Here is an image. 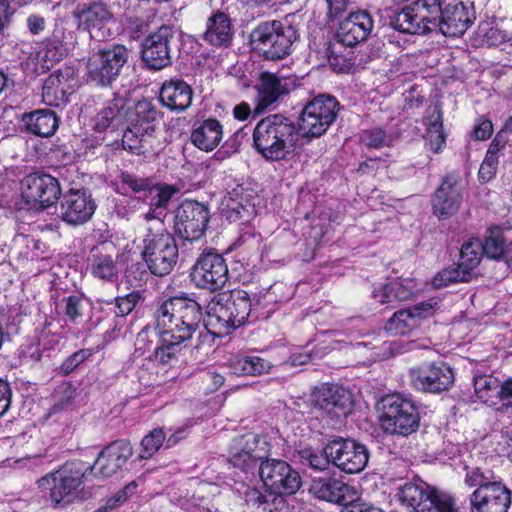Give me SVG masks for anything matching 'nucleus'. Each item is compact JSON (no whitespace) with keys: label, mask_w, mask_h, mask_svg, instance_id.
<instances>
[{"label":"nucleus","mask_w":512,"mask_h":512,"mask_svg":"<svg viewBox=\"0 0 512 512\" xmlns=\"http://www.w3.org/2000/svg\"><path fill=\"white\" fill-rule=\"evenodd\" d=\"M156 328L159 332V345L153 358L165 365L175 359L181 344L190 340L196 332L202 336L201 305L187 296H177L163 301L155 311Z\"/></svg>","instance_id":"f257e3e1"},{"label":"nucleus","mask_w":512,"mask_h":512,"mask_svg":"<svg viewBox=\"0 0 512 512\" xmlns=\"http://www.w3.org/2000/svg\"><path fill=\"white\" fill-rule=\"evenodd\" d=\"M260 465L258 477L263 491L258 490V509L262 512H284L286 501L284 494L296 493L301 487V477L286 461L258 455Z\"/></svg>","instance_id":"f03ea898"},{"label":"nucleus","mask_w":512,"mask_h":512,"mask_svg":"<svg viewBox=\"0 0 512 512\" xmlns=\"http://www.w3.org/2000/svg\"><path fill=\"white\" fill-rule=\"evenodd\" d=\"M253 295L244 289L215 295L207 305V320L203 329L217 337L231 334L248 319Z\"/></svg>","instance_id":"7ed1b4c3"},{"label":"nucleus","mask_w":512,"mask_h":512,"mask_svg":"<svg viewBox=\"0 0 512 512\" xmlns=\"http://www.w3.org/2000/svg\"><path fill=\"white\" fill-rule=\"evenodd\" d=\"M87 476L84 463L76 460L66 462L59 469L42 476L36 483L38 489L48 495L47 501L52 507L65 508L90 496L82 487Z\"/></svg>","instance_id":"20e7f679"},{"label":"nucleus","mask_w":512,"mask_h":512,"mask_svg":"<svg viewBox=\"0 0 512 512\" xmlns=\"http://www.w3.org/2000/svg\"><path fill=\"white\" fill-rule=\"evenodd\" d=\"M140 248L143 261L155 276L170 274L177 264L179 253L176 240L161 223L146 229Z\"/></svg>","instance_id":"39448f33"},{"label":"nucleus","mask_w":512,"mask_h":512,"mask_svg":"<svg viewBox=\"0 0 512 512\" xmlns=\"http://www.w3.org/2000/svg\"><path fill=\"white\" fill-rule=\"evenodd\" d=\"M298 133L286 117L274 114L258 121V152L268 160L276 161L293 151Z\"/></svg>","instance_id":"423d86ee"},{"label":"nucleus","mask_w":512,"mask_h":512,"mask_svg":"<svg viewBox=\"0 0 512 512\" xmlns=\"http://www.w3.org/2000/svg\"><path fill=\"white\" fill-rule=\"evenodd\" d=\"M380 425L389 434L407 436L419 427L417 408L399 394L383 397L379 403Z\"/></svg>","instance_id":"0eeeda50"},{"label":"nucleus","mask_w":512,"mask_h":512,"mask_svg":"<svg viewBox=\"0 0 512 512\" xmlns=\"http://www.w3.org/2000/svg\"><path fill=\"white\" fill-rule=\"evenodd\" d=\"M398 496L411 512H462L451 495L438 492L422 481L405 483Z\"/></svg>","instance_id":"6e6552de"},{"label":"nucleus","mask_w":512,"mask_h":512,"mask_svg":"<svg viewBox=\"0 0 512 512\" xmlns=\"http://www.w3.org/2000/svg\"><path fill=\"white\" fill-rule=\"evenodd\" d=\"M339 111L337 99L331 95H318L303 108L299 119V132L303 137H320L335 121Z\"/></svg>","instance_id":"1a4fd4ad"},{"label":"nucleus","mask_w":512,"mask_h":512,"mask_svg":"<svg viewBox=\"0 0 512 512\" xmlns=\"http://www.w3.org/2000/svg\"><path fill=\"white\" fill-rule=\"evenodd\" d=\"M128 59V49L119 44L93 53L87 62L88 80L103 87L111 85L120 75Z\"/></svg>","instance_id":"9d476101"},{"label":"nucleus","mask_w":512,"mask_h":512,"mask_svg":"<svg viewBox=\"0 0 512 512\" xmlns=\"http://www.w3.org/2000/svg\"><path fill=\"white\" fill-rule=\"evenodd\" d=\"M296 31L293 27H284L277 20L265 21L258 25V55L265 60H280L290 53Z\"/></svg>","instance_id":"9b49d317"},{"label":"nucleus","mask_w":512,"mask_h":512,"mask_svg":"<svg viewBox=\"0 0 512 512\" xmlns=\"http://www.w3.org/2000/svg\"><path fill=\"white\" fill-rule=\"evenodd\" d=\"M178 32L169 25H162L142 42L141 57L146 66L161 70L171 65L172 49L177 45Z\"/></svg>","instance_id":"f8f14e48"},{"label":"nucleus","mask_w":512,"mask_h":512,"mask_svg":"<svg viewBox=\"0 0 512 512\" xmlns=\"http://www.w3.org/2000/svg\"><path fill=\"white\" fill-rule=\"evenodd\" d=\"M195 285L210 291L220 290L229 280L226 260L214 249L204 250L191 272Z\"/></svg>","instance_id":"ddd939ff"},{"label":"nucleus","mask_w":512,"mask_h":512,"mask_svg":"<svg viewBox=\"0 0 512 512\" xmlns=\"http://www.w3.org/2000/svg\"><path fill=\"white\" fill-rule=\"evenodd\" d=\"M324 452L341 471L349 474L361 472L369 459L365 445L352 439L335 438L325 447Z\"/></svg>","instance_id":"4468645a"},{"label":"nucleus","mask_w":512,"mask_h":512,"mask_svg":"<svg viewBox=\"0 0 512 512\" xmlns=\"http://www.w3.org/2000/svg\"><path fill=\"white\" fill-rule=\"evenodd\" d=\"M23 200L34 209H45L54 205L61 195L57 178L45 173H33L21 181Z\"/></svg>","instance_id":"2eb2a0df"},{"label":"nucleus","mask_w":512,"mask_h":512,"mask_svg":"<svg viewBox=\"0 0 512 512\" xmlns=\"http://www.w3.org/2000/svg\"><path fill=\"white\" fill-rule=\"evenodd\" d=\"M209 211L203 204L186 200L175 212V233L186 242H197L205 233Z\"/></svg>","instance_id":"dca6fc26"},{"label":"nucleus","mask_w":512,"mask_h":512,"mask_svg":"<svg viewBox=\"0 0 512 512\" xmlns=\"http://www.w3.org/2000/svg\"><path fill=\"white\" fill-rule=\"evenodd\" d=\"M311 405L331 419L346 417L353 405L352 394L342 386L322 384L311 394Z\"/></svg>","instance_id":"f3484780"},{"label":"nucleus","mask_w":512,"mask_h":512,"mask_svg":"<svg viewBox=\"0 0 512 512\" xmlns=\"http://www.w3.org/2000/svg\"><path fill=\"white\" fill-rule=\"evenodd\" d=\"M411 385L419 391L440 393L454 383V373L445 363H424L409 370Z\"/></svg>","instance_id":"a211bd4d"},{"label":"nucleus","mask_w":512,"mask_h":512,"mask_svg":"<svg viewBox=\"0 0 512 512\" xmlns=\"http://www.w3.org/2000/svg\"><path fill=\"white\" fill-rule=\"evenodd\" d=\"M72 14L78 27L87 31L92 39L104 41L112 35L110 24L114 23V16L106 4L77 7Z\"/></svg>","instance_id":"6ab92c4d"},{"label":"nucleus","mask_w":512,"mask_h":512,"mask_svg":"<svg viewBox=\"0 0 512 512\" xmlns=\"http://www.w3.org/2000/svg\"><path fill=\"white\" fill-rule=\"evenodd\" d=\"M133 455V448L127 440H117L106 446L99 454L93 465L85 466L87 475L106 479L120 471Z\"/></svg>","instance_id":"aec40b11"},{"label":"nucleus","mask_w":512,"mask_h":512,"mask_svg":"<svg viewBox=\"0 0 512 512\" xmlns=\"http://www.w3.org/2000/svg\"><path fill=\"white\" fill-rule=\"evenodd\" d=\"M97 208L90 192L85 189H70L60 202V218L67 224L78 226L88 222Z\"/></svg>","instance_id":"412c9836"},{"label":"nucleus","mask_w":512,"mask_h":512,"mask_svg":"<svg viewBox=\"0 0 512 512\" xmlns=\"http://www.w3.org/2000/svg\"><path fill=\"white\" fill-rule=\"evenodd\" d=\"M471 512H507L511 491L499 479L490 486L476 488L469 498Z\"/></svg>","instance_id":"4be33fe9"},{"label":"nucleus","mask_w":512,"mask_h":512,"mask_svg":"<svg viewBox=\"0 0 512 512\" xmlns=\"http://www.w3.org/2000/svg\"><path fill=\"white\" fill-rule=\"evenodd\" d=\"M475 12L472 6L463 2L449 3L441 7L439 25L437 29L447 37H458L472 25Z\"/></svg>","instance_id":"5701e85b"},{"label":"nucleus","mask_w":512,"mask_h":512,"mask_svg":"<svg viewBox=\"0 0 512 512\" xmlns=\"http://www.w3.org/2000/svg\"><path fill=\"white\" fill-rule=\"evenodd\" d=\"M373 19L366 11L350 13L339 24L337 40L344 46L353 47L367 39L373 29Z\"/></svg>","instance_id":"b1692460"},{"label":"nucleus","mask_w":512,"mask_h":512,"mask_svg":"<svg viewBox=\"0 0 512 512\" xmlns=\"http://www.w3.org/2000/svg\"><path fill=\"white\" fill-rule=\"evenodd\" d=\"M462 202V184L455 177L448 176L435 192L432 199L434 214L440 219L454 215Z\"/></svg>","instance_id":"393cba45"},{"label":"nucleus","mask_w":512,"mask_h":512,"mask_svg":"<svg viewBox=\"0 0 512 512\" xmlns=\"http://www.w3.org/2000/svg\"><path fill=\"white\" fill-rule=\"evenodd\" d=\"M433 313L434 305L431 302H421L412 308L395 312L386 322L385 330L394 335H405Z\"/></svg>","instance_id":"a878e982"},{"label":"nucleus","mask_w":512,"mask_h":512,"mask_svg":"<svg viewBox=\"0 0 512 512\" xmlns=\"http://www.w3.org/2000/svg\"><path fill=\"white\" fill-rule=\"evenodd\" d=\"M74 81L73 71L69 68L51 73L44 81L42 100L49 106L59 107L67 102V95Z\"/></svg>","instance_id":"bb28decb"},{"label":"nucleus","mask_w":512,"mask_h":512,"mask_svg":"<svg viewBox=\"0 0 512 512\" xmlns=\"http://www.w3.org/2000/svg\"><path fill=\"white\" fill-rule=\"evenodd\" d=\"M192 97L190 85L179 78L164 81L159 93L163 106L177 112L185 111L191 105Z\"/></svg>","instance_id":"cd10ccee"},{"label":"nucleus","mask_w":512,"mask_h":512,"mask_svg":"<svg viewBox=\"0 0 512 512\" xmlns=\"http://www.w3.org/2000/svg\"><path fill=\"white\" fill-rule=\"evenodd\" d=\"M289 93L287 80L274 73L261 72L258 83V114L274 108L279 99Z\"/></svg>","instance_id":"c85d7f7f"},{"label":"nucleus","mask_w":512,"mask_h":512,"mask_svg":"<svg viewBox=\"0 0 512 512\" xmlns=\"http://www.w3.org/2000/svg\"><path fill=\"white\" fill-rule=\"evenodd\" d=\"M125 117V100L122 97H114L107 101L93 118V129L99 133L109 129L117 130L123 125Z\"/></svg>","instance_id":"c756f323"},{"label":"nucleus","mask_w":512,"mask_h":512,"mask_svg":"<svg viewBox=\"0 0 512 512\" xmlns=\"http://www.w3.org/2000/svg\"><path fill=\"white\" fill-rule=\"evenodd\" d=\"M352 488L346 483L334 478H314L310 486V493L316 498L327 502L346 505Z\"/></svg>","instance_id":"7c9ffc66"},{"label":"nucleus","mask_w":512,"mask_h":512,"mask_svg":"<svg viewBox=\"0 0 512 512\" xmlns=\"http://www.w3.org/2000/svg\"><path fill=\"white\" fill-rule=\"evenodd\" d=\"M232 35L231 20L226 13L217 11L207 19L203 39L208 44L217 47L228 46Z\"/></svg>","instance_id":"2f4dec72"},{"label":"nucleus","mask_w":512,"mask_h":512,"mask_svg":"<svg viewBox=\"0 0 512 512\" xmlns=\"http://www.w3.org/2000/svg\"><path fill=\"white\" fill-rule=\"evenodd\" d=\"M392 25L396 30L409 34L423 35L432 31L431 26L425 22V17L420 12H416L413 1L396 13Z\"/></svg>","instance_id":"473e14b6"},{"label":"nucleus","mask_w":512,"mask_h":512,"mask_svg":"<svg viewBox=\"0 0 512 512\" xmlns=\"http://www.w3.org/2000/svg\"><path fill=\"white\" fill-rule=\"evenodd\" d=\"M26 130L39 137L52 136L58 128V117L49 109H39L26 113L22 117Z\"/></svg>","instance_id":"72a5a7b5"},{"label":"nucleus","mask_w":512,"mask_h":512,"mask_svg":"<svg viewBox=\"0 0 512 512\" xmlns=\"http://www.w3.org/2000/svg\"><path fill=\"white\" fill-rule=\"evenodd\" d=\"M234 449L230 462L233 466L240 468L246 474H250L253 478L256 465V457L254 451L256 449V435L249 434L241 436L235 441Z\"/></svg>","instance_id":"f704fd0d"},{"label":"nucleus","mask_w":512,"mask_h":512,"mask_svg":"<svg viewBox=\"0 0 512 512\" xmlns=\"http://www.w3.org/2000/svg\"><path fill=\"white\" fill-rule=\"evenodd\" d=\"M414 293L412 281H393L376 287L373 292V298L380 304H393L409 300Z\"/></svg>","instance_id":"c9c22d12"},{"label":"nucleus","mask_w":512,"mask_h":512,"mask_svg":"<svg viewBox=\"0 0 512 512\" xmlns=\"http://www.w3.org/2000/svg\"><path fill=\"white\" fill-rule=\"evenodd\" d=\"M223 137L222 125L216 119L205 120L191 134V142L203 151L214 150Z\"/></svg>","instance_id":"e433bc0d"},{"label":"nucleus","mask_w":512,"mask_h":512,"mask_svg":"<svg viewBox=\"0 0 512 512\" xmlns=\"http://www.w3.org/2000/svg\"><path fill=\"white\" fill-rule=\"evenodd\" d=\"M91 274L100 280L113 282L117 279L118 268L115 260L109 254L93 249L89 258Z\"/></svg>","instance_id":"4c0bfd02"},{"label":"nucleus","mask_w":512,"mask_h":512,"mask_svg":"<svg viewBox=\"0 0 512 512\" xmlns=\"http://www.w3.org/2000/svg\"><path fill=\"white\" fill-rule=\"evenodd\" d=\"M425 124L427 125V145L434 153H438L445 144V134L442 112L437 106L430 107L427 110Z\"/></svg>","instance_id":"58836bf2"},{"label":"nucleus","mask_w":512,"mask_h":512,"mask_svg":"<svg viewBox=\"0 0 512 512\" xmlns=\"http://www.w3.org/2000/svg\"><path fill=\"white\" fill-rule=\"evenodd\" d=\"M499 379L493 375H478L474 377V392L484 404L497 407L499 405Z\"/></svg>","instance_id":"ea45409f"},{"label":"nucleus","mask_w":512,"mask_h":512,"mask_svg":"<svg viewBox=\"0 0 512 512\" xmlns=\"http://www.w3.org/2000/svg\"><path fill=\"white\" fill-rule=\"evenodd\" d=\"M159 111L149 100L143 99L135 105L134 118L131 121L133 125H139L144 132L152 135L155 130V122L159 118Z\"/></svg>","instance_id":"a19ab883"},{"label":"nucleus","mask_w":512,"mask_h":512,"mask_svg":"<svg viewBox=\"0 0 512 512\" xmlns=\"http://www.w3.org/2000/svg\"><path fill=\"white\" fill-rule=\"evenodd\" d=\"M43 47L35 53L34 59L41 64L43 69H50L55 63L59 62L69 50V47L61 43H54L53 39L47 38L43 42Z\"/></svg>","instance_id":"79ce46f5"},{"label":"nucleus","mask_w":512,"mask_h":512,"mask_svg":"<svg viewBox=\"0 0 512 512\" xmlns=\"http://www.w3.org/2000/svg\"><path fill=\"white\" fill-rule=\"evenodd\" d=\"M397 138L398 134L392 129L386 130L380 127L364 130L360 136L361 141L371 148L391 146Z\"/></svg>","instance_id":"37998d69"},{"label":"nucleus","mask_w":512,"mask_h":512,"mask_svg":"<svg viewBox=\"0 0 512 512\" xmlns=\"http://www.w3.org/2000/svg\"><path fill=\"white\" fill-rule=\"evenodd\" d=\"M483 254L491 259L504 258L505 249L502 230L498 226L488 229V235L483 244H480Z\"/></svg>","instance_id":"c03bdc74"},{"label":"nucleus","mask_w":512,"mask_h":512,"mask_svg":"<svg viewBox=\"0 0 512 512\" xmlns=\"http://www.w3.org/2000/svg\"><path fill=\"white\" fill-rule=\"evenodd\" d=\"M480 255V243L468 242L462 245L458 266L463 272H467L469 279L471 277V272L480 263Z\"/></svg>","instance_id":"a18cd8bd"},{"label":"nucleus","mask_w":512,"mask_h":512,"mask_svg":"<svg viewBox=\"0 0 512 512\" xmlns=\"http://www.w3.org/2000/svg\"><path fill=\"white\" fill-rule=\"evenodd\" d=\"M151 136L147 132H144L143 128L139 125L131 124L122 136V145L125 150L130 151L133 154H141L143 152V142L145 138Z\"/></svg>","instance_id":"49530a36"},{"label":"nucleus","mask_w":512,"mask_h":512,"mask_svg":"<svg viewBox=\"0 0 512 512\" xmlns=\"http://www.w3.org/2000/svg\"><path fill=\"white\" fill-rule=\"evenodd\" d=\"M121 193L127 194L128 190L133 193H147L149 194L153 181L151 178L139 177L137 175L122 172L120 175Z\"/></svg>","instance_id":"de8ad7c7"},{"label":"nucleus","mask_w":512,"mask_h":512,"mask_svg":"<svg viewBox=\"0 0 512 512\" xmlns=\"http://www.w3.org/2000/svg\"><path fill=\"white\" fill-rule=\"evenodd\" d=\"M416 12L425 17V22L431 26L432 31L437 29L441 14V0H414Z\"/></svg>","instance_id":"09e8293b"},{"label":"nucleus","mask_w":512,"mask_h":512,"mask_svg":"<svg viewBox=\"0 0 512 512\" xmlns=\"http://www.w3.org/2000/svg\"><path fill=\"white\" fill-rule=\"evenodd\" d=\"M166 435L161 428H154L141 441L140 459H150L163 445Z\"/></svg>","instance_id":"8fccbe9b"},{"label":"nucleus","mask_w":512,"mask_h":512,"mask_svg":"<svg viewBox=\"0 0 512 512\" xmlns=\"http://www.w3.org/2000/svg\"><path fill=\"white\" fill-rule=\"evenodd\" d=\"M469 281L467 272L457 266H452L439 272L433 279L432 285L436 289L448 286L452 283Z\"/></svg>","instance_id":"3c124183"},{"label":"nucleus","mask_w":512,"mask_h":512,"mask_svg":"<svg viewBox=\"0 0 512 512\" xmlns=\"http://www.w3.org/2000/svg\"><path fill=\"white\" fill-rule=\"evenodd\" d=\"M58 308L71 322H76L83 316L84 300L81 296L70 295L61 300Z\"/></svg>","instance_id":"603ef678"},{"label":"nucleus","mask_w":512,"mask_h":512,"mask_svg":"<svg viewBox=\"0 0 512 512\" xmlns=\"http://www.w3.org/2000/svg\"><path fill=\"white\" fill-rule=\"evenodd\" d=\"M299 457L304 465H308L315 471L321 472L329 468L332 459L327 456L323 451V454L314 452L311 448H305L299 451Z\"/></svg>","instance_id":"864d4df0"},{"label":"nucleus","mask_w":512,"mask_h":512,"mask_svg":"<svg viewBox=\"0 0 512 512\" xmlns=\"http://www.w3.org/2000/svg\"><path fill=\"white\" fill-rule=\"evenodd\" d=\"M498 480L499 478L492 471L483 472L479 468L467 470L464 478L467 486L476 488L490 486Z\"/></svg>","instance_id":"5fc2aeb1"},{"label":"nucleus","mask_w":512,"mask_h":512,"mask_svg":"<svg viewBox=\"0 0 512 512\" xmlns=\"http://www.w3.org/2000/svg\"><path fill=\"white\" fill-rule=\"evenodd\" d=\"M141 300V294L138 291H132L124 296L115 298V315L124 317L130 314Z\"/></svg>","instance_id":"6e6d98bb"},{"label":"nucleus","mask_w":512,"mask_h":512,"mask_svg":"<svg viewBox=\"0 0 512 512\" xmlns=\"http://www.w3.org/2000/svg\"><path fill=\"white\" fill-rule=\"evenodd\" d=\"M233 374L238 376L253 375L256 370V362L253 357H235L230 362Z\"/></svg>","instance_id":"4d7b16f0"},{"label":"nucleus","mask_w":512,"mask_h":512,"mask_svg":"<svg viewBox=\"0 0 512 512\" xmlns=\"http://www.w3.org/2000/svg\"><path fill=\"white\" fill-rule=\"evenodd\" d=\"M93 354L91 349H81L67 357L62 365L61 370L64 374H70L73 372L81 363L88 359Z\"/></svg>","instance_id":"13d9d810"},{"label":"nucleus","mask_w":512,"mask_h":512,"mask_svg":"<svg viewBox=\"0 0 512 512\" xmlns=\"http://www.w3.org/2000/svg\"><path fill=\"white\" fill-rule=\"evenodd\" d=\"M179 189L173 185H154L152 186L148 195H153V193L158 196L160 207L163 208L164 212H166L168 205L172 199V197L178 193Z\"/></svg>","instance_id":"bf43d9fd"},{"label":"nucleus","mask_w":512,"mask_h":512,"mask_svg":"<svg viewBox=\"0 0 512 512\" xmlns=\"http://www.w3.org/2000/svg\"><path fill=\"white\" fill-rule=\"evenodd\" d=\"M54 396L56 399L54 409L62 410L74 400L75 389L69 384H62L56 389Z\"/></svg>","instance_id":"052dcab7"},{"label":"nucleus","mask_w":512,"mask_h":512,"mask_svg":"<svg viewBox=\"0 0 512 512\" xmlns=\"http://www.w3.org/2000/svg\"><path fill=\"white\" fill-rule=\"evenodd\" d=\"M498 164V157L492 151H487L486 156L479 169V178L489 181L495 174Z\"/></svg>","instance_id":"680f3d73"},{"label":"nucleus","mask_w":512,"mask_h":512,"mask_svg":"<svg viewBox=\"0 0 512 512\" xmlns=\"http://www.w3.org/2000/svg\"><path fill=\"white\" fill-rule=\"evenodd\" d=\"M499 404L497 406V410L504 412L507 411L510 407H512V378H508L504 382H499Z\"/></svg>","instance_id":"e2e57ef3"},{"label":"nucleus","mask_w":512,"mask_h":512,"mask_svg":"<svg viewBox=\"0 0 512 512\" xmlns=\"http://www.w3.org/2000/svg\"><path fill=\"white\" fill-rule=\"evenodd\" d=\"M53 39L54 43L57 44H64L67 47H70L73 40V33L69 30H67L62 25H56L52 35L49 37Z\"/></svg>","instance_id":"0e129e2a"},{"label":"nucleus","mask_w":512,"mask_h":512,"mask_svg":"<svg viewBox=\"0 0 512 512\" xmlns=\"http://www.w3.org/2000/svg\"><path fill=\"white\" fill-rule=\"evenodd\" d=\"M26 23L29 31L34 35H37L44 31L46 26V21L44 17L37 14L29 15L27 17Z\"/></svg>","instance_id":"69168bd1"},{"label":"nucleus","mask_w":512,"mask_h":512,"mask_svg":"<svg viewBox=\"0 0 512 512\" xmlns=\"http://www.w3.org/2000/svg\"><path fill=\"white\" fill-rule=\"evenodd\" d=\"M328 7V16L330 18H334L344 12L348 5L351 3V0H325Z\"/></svg>","instance_id":"338daca9"},{"label":"nucleus","mask_w":512,"mask_h":512,"mask_svg":"<svg viewBox=\"0 0 512 512\" xmlns=\"http://www.w3.org/2000/svg\"><path fill=\"white\" fill-rule=\"evenodd\" d=\"M493 132V125L490 120H482L474 128V136L477 140L488 139Z\"/></svg>","instance_id":"774afa93"}]
</instances>
